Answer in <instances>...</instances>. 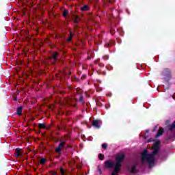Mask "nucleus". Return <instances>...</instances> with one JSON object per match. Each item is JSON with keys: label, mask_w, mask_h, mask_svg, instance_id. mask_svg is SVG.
Masks as SVG:
<instances>
[{"label": "nucleus", "mask_w": 175, "mask_h": 175, "mask_svg": "<svg viewBox=\"0 0 175 175\" xmlns=\"http://www.w3.org/2000/svg\"><path fill=\"white\" fill-rule=\"evenodd\" d=\"M107 2H109V3H114L116 2V0H106Z\"/></svg>", "instance_id": "obj_32"}, {"label": "nucleus", "mask_w": 175, "mask_h": 175, "mask_svg": "<svg viewBox=\"0 0 175 175\" xmlns=\"http://www.w3.org/2000/svg\"><path fill=\"white\" fill-rule=\"evenodd\" d=\"M72 74V72L70 71H69V75H70Z\"/></svg>", "instance_id": "obj_40"}, {"label": "nucleus", "mask_w": 175, "mask_h": 175, "mask_svg": "<svg viewBox=\"0 0 175 175\" xmlns=\"http://www.w3.org/2000/svg\"><path fill=\"white\" fill-rule=\"evenodd\" d=\"M163 135V132H158L155 136L156 138L159 137V136H162Z\"/></svg>", "instance_id": "obj_20"}, {"label": "nucleus", "mask_w": 175, "mask_h": 175, "mask_svg": "<svg viewBox=\"0 0 175 175\" xmlns=\"http://www.w3.org/2000/svg\"><path fill=\"white\" fill-rule=\"evenodd\" d=\"M170 69L169 68H165L163 71V76H170Z\"/></svg>", "instance_id": "obj_11"}, {"label": "nucleus", "mask_w": 175, "mask_h": 175, "mask_svg": "<svg viewBox=\"0 0 175 175\" xmlns=\"http://www.w3.org/2000/svg\"><path fill=\"white\" fill-rule=\"evenodd\" d=\"M92 126L96 129H99L100 128V120H94L92 122Z\"/></svg>", "instance_id": "obj_8"}, {"label": "nucleus", "mask_w": 175, "mask_h": 175, "mask_svg": "<svg viewBox=\"0 0 175 175\" xmlns=\"http://www.w3.org/2000/svg\"><path fill=\"white\" fill-rule=\"evenodd\" d=\"M58 57L59 55L57 52H54L52 55L49 57V61L52 65H55L57 61H58Z\"/></svg>", "instance_id": "obj_2"}, {"label": "nucleus", "mask_w": 175, "mask_h": 175, "mask_svg": "<svg viewBox=\"0 0 175 175\" xmlns=\"http://www.w3.org/2000/svg\"><path fill=\"white\" fill-rule=\"evenodd\" d=\"M46 162H47V159H46L43 157H41L40 159L39 163L40 165H44Z\"/></svg>", "instance_id": "obj_13"}, {"label": "nucleus", "mask_w": 175, "mask_h": 175, "mask_svg": "<svg viewBox=\"0 0 175 175\" xmlns=\"http://www.w3.org/2000/svg\"><path fill=\"white\" fill-rule=\"evenodd\" d=\"M55 152H61V148L59 146L55 148Z\"/></svg>", "instance_id": "obj_29"}, {"label": "nucleus", "mask_w": 175, "mask_h": 175, "mask_svg": "<svg viewBox=\"0 0 175 175\" xmlns=\"http://www.w3.org/2000/svg\"><path fill=\"white\" fill-rule=\"evenodd\" d=\"M124 159H125V153L118 154L116 156V162L122 163Z\"/></svg>", "instance_id": "obj_6"}, {"label": "nucleus", "mask_w": 175, "mask_h": 175, "mask_svg": "<svg viewBox=\"0 0 175 175\" xmlns=\"http://www.w3.org/2000/svg\"><path fill=\"white\" fill-rule=\"evenodd\" d=\"M16 157L18 158L19 157H21V153H16Z\"/></svg>", "instance_id": "obj_35"}, {"label": "nucleus", "mask_w": 175, "mask_h": 175, "mask_svg": "<svg viewBox=\"0 0 175 175\" xmlns=\"http://www.w3.org/2000/svg\"><path fill=\"white\" fill-rule=\"evenodd\" d=\"M111 35H114V33H116V31H114L113 30H111Z\"/></svg>", "instance_id": "obj_36"}, {"label": "nucleus", "mask_w": 175, "mask_h": 175, "mask_svg": "<svg viewBox=\"0 0 175 175\" xmlns=\"http://www.w3.org/2000/svg\"><path fill=\"white\" fill-rule=\"evenodd\" d=\"M98 159H100V161H103V159H105V155L102 153L98 154Z\"/></svg>", "instance_id": "obj_19"}, {"label": "nucleus", "mask_w": 175, "mask_h": 175, "mask_svg": "<svg viewBox=\"0 0 175 175\" xmlns=\"http://www.w3.org/2000/svg\"><path fill=\"white\" fill-rule=\"evenodd\" d=\"M119 172H116V170H113V171L111 172V175H118Z\"/></svg>", "instance_id": "obj_28"}, {"label": "nucleus", "mask_w": 175, "mask_h": 175, "mask_svg": "<svg viewBox=\"0 0 175 175\" xmlns=\"http://www.w3.org/2000/svg\"><path fill=\"white\" fill-rule=\"evenodd\" d=\"M81 80H85L87 79V75H82V77H81Z\"/></svg>", "instance_id": "obj_30"}, {"label": "nucleus", "mask_w": 175, "mask_h": 175, "mask_svg": "<svg viewBox=\"0 0 175 175\" xmlns=\"http://www.w3.org/2000/svg\"><path fill=\"white\" fill-rule=\"evenodd\" d=\"M103 59H105V61H107V59H109V56L108 55H104L103 57Z\"/></svg>", "instance_id": "obj_31"}, {"label": "nucleus", "mask_w": 175, "mask_h": 175, "mask_svg": "<svg viewBox=\"0 0 175 175\" xmlns=\"http://www.w3.org/2000/svg\"><path fill=\"white\" fill-rule=\"evenodd\" d=\"M39 129H44L49 131L51 128V124H47L46 123H40L38 124Z\"/></svg>", "instance_id": "obj_7"}, {"label": "nucleus", "mask_w": 175, "mask_h": 175, "mask_svg": "<svg viewBox=\"0 0 175 175\" xmlns=\"http://www.w3.org/2000/svg\"><path fill=\"white\" fill-rule=\"evenodd\" d=\"M74 23L75 24H79L80 23V18L78 16H75Z\"/></svg>", "instance_id": "obj_16"}, {"label": "nucleus", "mask_w": 175, "mask_h": 175, "mask_svg": "<svg viewBox=\"0 0 175 175\" xmlns=\"http://www.w3.org/2000/svg\"><path fill=\"white\" fill-rule=\"evenodd\" d=\"M68 14H69V10H64V11L63 12V17L66 18L68 16Z\"/></svg>", "instance_id": "obj_17"}, {"label": "nucleus", "mask_w": 175, "mask_h": 175, "mask_svg": "<svg viewBox=\"0 0 175 175\" xmlns=\"http://www.w3.org/2000/svg\"><path fill=\"white\" fill-rule=\"evenodd\" d=\"M70 102H72V100H71V99H69V100H68V103L69 105H70Z\"/></svg>", "instance_id": "obj_37"}, {"label": "nucleus", "mask_w": 175, "mask_h": 175, "mask_svg": "<svg viewBox=\"0 0 175 175\" xmlns=\"http://www.w3.org/2000/svg\"><path fill=\"white\" fill-rule=\"evenodd\" d=\"M113 44H114V41L109 40L108 42H106V44H105V47H111Z\"/></svg>", "instance_id": "obj_12"}, {"label": "nucleus", "mask_w": 175, "mask_h": 175, "mask_svg": "<svg viewBox=\"0 0 175 175\" xmlns=\"http://www.w3.org/2000/svg\"><path fill=\"white\" fill-rule=\"evenodd\" d=\"M16 154H21V148H17L16 150H15Z\"/></svg>", "instance_id": "obj_22"}, {"label": "nucleus", "mask_w": 175, "mask_h": 175, "mask_svg": "<svg viewBox=\"0 0 175 175\" xmlns=\"http://www.w3.org/2000/svg\"><path fill=\"white\" fill-rule=\"evenodd\" d=\"M145 132H150V130L147 129L145 131Z\"/></svg>", "instance_id": "obj_39"}, {"label": "nucleus", "mask_w": 175, "mask_h": 175, "mask_svg": "<svg viewBox=\"0 0 175 175\" xmlns=\"http://www.w3.org/2000/svg\"><path fill=\"white\" fill-rule=\"evenodd\" d=\"M60 173L62 175H65L66 173V170L64 169V167H60Z\"/></svg>", "instance_id": "obj_18"}, {"label": "nucleus", "mask_w": 175, "mask_h": 175, "mask_svg": "<svg viewBox=\"0 0 175 175\" xmlns=\"http://www.w3.org/2000/svg\"><path fill=\"white\" fill-rule=\"evenodd\" d=\"M74 36H75V33H73V32H72V31H70V36L73 38Z\"/></svg>", "instance_id": "obj_34"}, {"label": "nucleus", "mask_w": 175, "mask_h": 175, "mask_svg": "<svg viewBox=\"0 0 175 175\" xmlns=\"http://www.w3.org/2000/svg\"><path fill=\"white\" fill-rule=\"evenodd\" d=\"M90 10V8L88 7V5H84L81 8V10L82 12H87V10Z\"/></svg>", "instance_id": "obj_15"}, {"label": "nucleus", "mask_w": 175, "mask_h": 175, "mask_svg": "<svg viewBox=\"0 0 175 175\" xmlns=\"http://www.w3.org/2000/svg\"><path fill=\"white\" fill-rule=\"evenodd\" d=\"M97 170L99 172L100 174H102V170L100 169V165L97 167Z\"/></svg>", "instance_id": "obj_27"}, {"label": "nucleus", "mask_w": 175, "mask_h": 175, "mask_svg": "<svg viewBox=\"0 0 175 175\" xmlns=\"http://www.w3.org/2000/svg\"><path fill=\"white\" fill-rule=\"evenodd\" d=\"M105 169H113L114 167V162L111 160H107L104 162Z\"/></svg>", "instance_id": "obj_4"}, {"label": "nucleus", "mask_w": 175, "mask_h": 175, "mask_svg": "<svg viewBox=\"0 0 175 175\" xmlns=\"http://www.w3.org/2000/svg\"><path fill=\"white\" fill-rule=\"evenodd\" d=\"M22 113H23V107H18L16 109V114L18 116H21Z\"/></svg>", "instance_id": "obj_14"}, {"label": "nucleus", "mask_w": 175, "mask_h": 175, "mask_svg": "<svg viewBox=\"0 0 175 175\" xmlns=\"http://www.w3.org/2000/svg\"><path fill=\"white\" fill-rule=\"evenodd\" d=\"M165 129H167V131H170L171 132H173V131H175V120L172 124H170V120H166Z\"/></svg>", "instance_id": "obj_3"}, {"label": "nucleus", "mask_w": 175, "mask_h": 175, "mask_svg": "<svg viewBox=\"0 0 175 175\" xmlns=\"http://www.w3.org/2000/svg\"><path fill=\"white\" fill-rule=\"evenodd\" d=\"M127 170L131 174H135L137 172V169H136V164H133L132 167L130 165H126Z\"/></svg>", "instance_id": "obj_5"}, {"label": "nucleus", "mask_w": 175, "mask_h": 175, "mask_svg": "<svg viewBox=\"0 0 175 175\" xmlns=\"http://www.w3.org/2000/svg\"><path fill=\"white\" fill-rule=\"evenodd\" d=\"M157 132H165V129H163V127H159Z\"/></svg>", "instance_id": "obj_26"}, {"label": "nucleus", "mask_w": 175, "mask_h": 175, "mask_svg": "<svg viewBox=\"0 0 175 175\" xmlns=\"http://www.w3.org/2000/svg\"><path fill=\"white\" fill-rule=\"evenodd\" d=\"M157 131H158V124L154 126V127L152 129V132H157Z\"/></svg>", "instance_id": "obj_25"}, {"label": "nucleus", "mask_w": 175, "mask_h": 175, "mask_svg": "<svg viewBox=\"0 0 175 175\" xmlns=\"http://www.w3.org/2000/svg\"><path fill=\"white\" fill-rule=\"evenodd\" d=\"M102 148H103V150H107V144H102Z\"/></svg>", "instance_id": "obj_23"}, {"label": "nucleus", "mask_w": 175, "mask_h": 175, "mask_svg": "<svg viewBox=\"0 0 175 175\" xmlns=\"http://www.w3.org/2000/svg\"><path fill=\"white\" fill-rule=\"evenodd\" d=\"M59 142H61L59 144V147L62 148V147H64L65 146V143L66 142V138H64V137H62L60 139H59Z\"/></svg>", "instance_id": "obj_10"}, {"label": "nucleus", "mask_w": 175, "mask_h": 175, "mask_svg": "<svg viewBox=\"0 0 175 175\" xmlns=\"http://www.w3.org/2000/svg\"><path fill=\"white\" fill-rule=\"evenodd\" d=\"M96 105L98 106H102V103H100V101H97Z\"/></svg>", "instance_id": "obj_33"}, {"label": "nucleus", "mask_w": 175, "mask_h": 175, "mask_svg": "<svg viewBox=\"0 0 175 175\" xmlns=\"http://www.w3.org/2000/svg\"><path fill=\"white\" fill-rule=\"evenodd\" d=\"M72 39H73V37L70 36L69 38H67V43H70L72 42Z\"/></svg>", "instance_id": "obj_24"}, {"label": "nucleus", "mask_w": 175, "mask_h": 175, "mask_svg": "<svg viewBox=\"0 0 175 175\" xmlns=\"http://www.w3.org/2000/svg\"><path fill=\"white\" fill-rule=\"evenodd\" d=\"M14 100H17V98H14Z\"/></svg>", "instance_id": "obj_41"}, {"label": "nucleus", "mask_w": 175, "mask_h": 175, "mask_svg": "<svg viewBox=\"0 0 175 175\" xmlns=\"http://www.w3.org/2000/svg\"><path fill=\"white\" fill-rule=\"evenodd\" d=\"M79 102H81V103L84 102V97L81 94L79 96Z\"/></svg>", "instance_id": "obj_21"}, {"label": "nucleus", "mask_w": 175, "mask_h": 175, "mask_svg": "<svg viewBox=\"0 0 175 175\" xmlns=\"http://www.w3.org/2000/svg\"><path fill=\"white\" fill-rule=\"evenodd\" d=\"M159 144H161V142L159 141L156 142L153 144L152 146L153 152L150 154H148V151H147V150H145L143 151V152L142 153V158H141L142 163H144V162L146 161V162L149 165V167H152V166H154L155 163L154 161L155 159V155L158 154V152H159V150H161V147L159 146Z\"/></svg>", "instance_id": "obj_1"}, {"label": "nucleus", "mask_w": 175, "mask_h": 175, "mask_svg": "<svg viewBox=\"0 0 175 175\" xmlns=\"http://www.w3.org/2000/svg\"><path fill=\"white\" fill-rule=\"evenodd\" d=\"M121 166H122V163H120L118 161H116V165L114 164V170L115 172H119L121 170Z\"/></svg>", "instance_id": "obj_9"}, {"label": "nucleus", "mask_w": 175, "mask_h": 175, "mask_svg": "<svg viewBox=\"0 0 175 175\" xmlns=\"http://www.w3.org/2000/svg\"><path fill=\"white\" fill-rule=\"evenodd\" d=\"M41 135H42L43 136H44V135H46V133L42 132V133H41Z\"/></svg>", "instance_id": "obj_38"}]
</instances>
